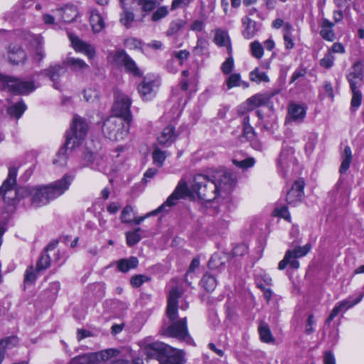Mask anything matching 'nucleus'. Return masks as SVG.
<instances>
[{
	"instance_id": "f257e3e1",
	"label": "nucleus",
	"mask_w": 364,
	"mask_h": 364,
	"mask_svg": "<svg viewBox=\"0 0 364 364\" xmlns=\"http://www.w3.org/2000/svg\"><path fill=\"white\" fill-rule=\"evenodd\" d=\"M74 178V175L66 173L61 179L48 186L27 187V197L31 196V205L36 208L48 204L68 190Z\"/></svg>"
},
{
	"instance_id": "f03ea898",
	"label": "nucleus",
	"mask_w": 364,
	"mask_h": 364,
	"mask_svg": "<svg viewBox=\"0 0 364 364\" xmlns=\"http://www.w3.org/2000/svg\"><path fill=\"white\" fill-rule=\"evenodd\" d=\"M182 294V290L178 287H173L169 291L166 314L172 323L167 327L165 333L170 337L188 341L191 339V337L188 331L186 317L176 321L178 318V300Z\"/></svg>"
},
{
	"instance_id": "7ed1b4c3",
	"label": "nucleus",
	"mask_w": 364,
	"mask_h": 364,
	"mask_svg": "<svg viewBox=\"0 0 364 364\" xmlns=\"http://www.w3.org/2000/svg\"><path fill=\"white\" fill-rule=\"evenodd\" d=\"M17 168L10 166L6 179L0 187V196L9 205H16L21 198L27 197V186L16 188Z\"/></svg>"
},
{
	"instance_id": "20e7f679",
	"label": "nucleus",
	"mask_w": 364,
	"mask_h": 364,
	"mask_svg": "<svg viewBox=\"0 0 364 364\" xmlns=\"http://www.w3.org/2000/svg\"><path fill=\"white\" fill-rule=\"evenodd\" d=\"M188 192L189 190L186 181L184 179H181L173 192L168 196L166 200L161 205H160L157 209L147 213L144 216L134 218L132 219V223H134L136 225H139L146 218L151 215H156L159 213H168L171 208L178 203L180 199L188 196Z\"/></svg>"
},
{
	"instance_id": "39448f33",
	"label": "nucleus",
	"mask_w": 364,
	"mask_h": 364,
	"mask_svg": "<svg viewBox=\"0 0 364 364\" xmlns=\"http://www.w3.org/2000/svg\"><path fill=\"white\" fill-rule=\"evenodd\" d=\"M130 122L113 114L104 122L102 132L105 137L112 141L123 140L128 135Z\"/></svg>"
},
{
	"instance_id": "423d86ee",
	"label": "nucleus",
	"mask_w": 364,
	"mask_h": 364,
	"mask_svg": "<svg viewBox=\"0 0 364 364\" xmlns=\"http://www.w3.org/2000/svg\"><path fill=\"white\" fill-rule=\"evenodd\" d=\"M191 188L200 199L206 201L215 200L219 193L217 182L201 173L194 176Z\"/></svg>"
},
{
	"instance_id": "0eeeda50",
	"label": "nucleus",
	"mask_w": 364,
	"mask_h": 364,
	"mask_svg": "<svg viewBox=\"0 0 364 364\" xmlns=\"http://www.w3.org/2000/svg\"><path fill=\"white\" fill-rule=\"evenodd\" d=\"M2 31L0 30V36ZM0 89H8L16 95H27L36 89L33 81H25L18 78L4 76L0 74Z\"/></svg>"
},
{
	"instance_id": "6e6552de",
	"label": "nucleus",
	"mask_w": 364,
	"mask_h": 364,
	"mask_svg": "<svg viewBox=\"0 0 364 364\" xmlns=\"http://www.w3.org/2000/svg\"><path fill=\"white\" fill-rule=\"evenodd\" d=\"M88 125L80 117H75L71 124L70 130L66 135L65 145L70 146V149L80 146L87 134Z\"/></svg>"
},
{
	"instance_id": "1a4fd4ad",
	"label": "nucleus",
	"mask_w": 364,
	"mask_h": 364,
	"mask_svg": "<svg viewBox=\"0 0 364 364\" xmlns=\"http://www.w3.org/2000/svg\"><path fill=\"white\" fill-rule=\"evenodd\" d=\"M131 104L132 100L128 95L120 92H116L114 93V102L112 108L113 114L131 121L132 118L130 111Z\"/></svg>"
},
{
	"instance_id": "9d476101",
	"label": "nucleus",
	"mask_w": 364,
	"mask_h": 364,
	"mask_svg": "<svg viewBox=\"0 0 364 364\" xmlns=\"http://www.w3.org/2000/svg\"><path fill=\"white\" fill-rule=\"evenodd\" d=\"M160 82L156 77L146 76L138 86V91L144 100H151L155 95Z\"/></svg>"
},
{
	"instance_id": "9b49d317",
	"label": "nucleus",
	"mask_w": 364,
	"mask_h": 364,
	"mask_svg": "<svg viewBox=\"0 0 364 364\" xmlns=\"http://www.w3.org/2000/svg\"><path fill=\"white\" fill-rule=\"evenodd\" d=\"M347 79L350 89L360 88L364 85V65L362 63L356 62L353 64Z\"/></svg>"
},
{
	"instance_id": "f8f14e48",
	"label": "nucleus",
	"mask_w": 364,
	"mask_h": 364,
	"mask_svg": "<svg viewBox=\"0 0 364 364\" xmlns=\"http://www.w3.org/2000/svg\"><path fill=\"white\" fill-rule=\"evenodd\" d=\"M67 69L65 65L55 64L53 65H50L49 68L44 70L43 73L48 77L50 80L53 82V86L56 90H60L62 87V85L60 83V77L65 74Z\"/></svg>"
},
{
	"instance_id": "ddd939ff",
	"label": "nucleus",
	"mask_w": 364,
	"mask_h": 364,
	"mask_svg": "<svg viewBox=\"0 0 364 364\" xmlns=\"http://www.w3.org/2000/svg\"><path fill=\"white\" fill-rule=\"evenodd\" d=\"M213 180L217 182L219 192L230 190L236 181L234 174L227 170L217 171Z\"/></svg>"
},
{
	"instance_id": "4468645a",
	"label": "nucleus",
	"mask_w": 364,
	"mask_h": 364,
	"mask_svg": "<svg viewBox=\"0 0 364 364\" xmlns=\"http://www.w3.org/2000/svg\"><path fill=\"white\" fill-rule=\"evenodd\" d=\"M68 37L74 50L79 53L86 55L89 59H93L95 57V48L86 42L81 41L77 36L68 33Z\"/></svg>"
},
{
	"instance_id": "2eb2a0df",
	"label": "nucleus",
	"mask_w": 364,
	"mask_h": 364,
	"mask_svg": "<svg viewBox=\"0 0 364 364\" xmlns=\"http://www.w3.org/2000/svg\"><path fill=\"white\" fill-rule=\"evenodd\" d=\"M171 347L162 342H153L145 346L144 351L149 358H156L159 361L162 355H167Z\"/></svg>"
},
{
	"instance_id": "dca6fc26",
	"label": "nucleus",
	"mask_w": 364,
	"mask_h": 364,
	"mask_svg": "<svg viewBox=\"0 0 364 364\" xmlns=\"http://www.w3.org/2000/svg\"><path fill=\"white\" fill-rule=\"evenodd\" d=\"M304 182L302 180L296 181L291 190L287 194V202L289 205H295L300 202L304 195Z\"/></svg>"
},
{
	"instance_id": "f3484780",
	"label": "nucleus",
	"mask_w": 364,
	"mask_h": 364,
	"mask_svg": "<svg viewBox=\"0 0 364 364\" xmlns=\"http://www.w3.org/2000/svg\"><path fill=\"white\" fill-rule=\"evenodd\" d=\"M274 92L258 93L247 100L248 109L252 110L256 107L266 105L269 103L270 99L276 94Z\"/></svg>"
},
{
	"instance_id": "a211bd4d",
	"label": "nucleus",
	"mask_w": 364,
	"mask_h": 364,
	"mask_svg": "<svg viewBox=\"0 0 364 364\" xmlns=\"http://www.w3.org/2000/svg\"><path fill=\"white\" fill-rule=\"evenodd\" d=\"M242 35L245 39L252 38L260 29V24L247 16L242 18Z\"/></svg>"
},
{
	"instance_id": "6ab92c4d",
	"label": "nucleus",
	"mask_w": 364,
	"mask_h": 364,
	"mask_svg": "<svg viewBox=\"0 0 364 364\" xmlns=\"http://www.w3.org/2000/svg\"><path fill=\"white\" fill-rule=\"evenodd\" d=\"M178 133L172 125L166 126L158 136V143L162 146H168L172 144L176 138Z\"/></svg>"
},
{
	"instance_id": "aec40b11",
	"label": "nucleus",
	"mask_w": 364,
	"mask_h": 364,
	"mask_svg": "<svg viewBox=\"0 0 364 364\" xmlns=\"http://www.w3.org/2000/svg\"><path fill=\"white\" fill-rule=\"evenodd\" d=\"M214 43L220 47H225L228 54H231L232 49L231 46L230 39L227 31L221 29H217L215 31Z\"/></svg>"
},
{
	"instance_id": "412c9836",
	"label": "nucleus",
	"mask_w": 364,
	"mask_h": 364,
	"mask_svg": "<svg viewBox=\"0 0 364 364\" xmlns=\"http://www.w3.org/2000/svg\"><path fill=\"white\" fill-rule=\"evenodd\" d=\"M334 23L331 22L327 18H323L321 23V31L320 35L321 36L327 41H333L336 35L333 31Z\"/></svg>"
},
{
	"instance_id": "4be33fe9",
	"label": "nucleus",
	"mask_w": 364,
	"mask_h": 364,
	"mask_svg": "<svg viewBox=\"0 0 364 364\" xmlns=\"http://www.w3.org/2000/svg\"><path fill=\"white\" fill-rule=\"evenodd\" d=\"M63 21L65 23L73 22L78 16V11L73 5H66L58 10Z\"/></svg>"
},
{
	"instance_id": "5701e85b",
	"label": "nucleus",
	"mask_w": 364,
	"mask_h": 364,
	"mask_svg": "<svg viewBox=\"0 0 364 364\" xmlns=\"http://www.w3.org/2000/svg\"><path fill=\"white\" fill-rule=\"evenodd\" d=\"M26 58L25 51L20 47L14 46L9 47V59L13 64L18 65L23 63Z\"/></svg>"
},
{
	"instance_id": "b1692460",
	"label": "nucleus",
	"mask_w": 364,
	"mask_h": 364,
	"mask_svg": "<svg viewBox=\"0 0 364 364\" xmlns=\"http://www.w3.org/2000/svg\"><path fill=\"white\" fill-rule=\"evenodd\" d=\"M127 57L128 55L124 50H118L109 52L107 58L111 64L122 66Z\"/></svg>"
},
{
	"instance_id": "393cba45",
	"label": "nucleus",
	"mask_w": 364,
	"mask_h": 364,
	"mask_svg": "<svg viewBox=\"0 0 364 364\" xmlns=\"http://www.w3.org/2000/svg\"><path fill=\"white\" fill-rule=\"evenodd\" d=\"M63 64L70 67L75 72H82L89 68L83 60L73 57L66 58L63 60Z\"/></svg>"
},
{
	"instance_id": "a878e982",
	"label": "nucleus",
	"mask_w": 364,
	"mask_h": 364,
	"mask_svg": "<svg viewBox=\"0 0 364 364\" xmlns=\"http://www.w3.org/2000/svg\"><path fill=\"white\" fill-rule=\"evenodd\" d=\"M90 22L94 33H100L105 26L102 16L97 10L91 11Z\"/></svg>"
},
{
	"instance_id": "bb28decb",
	"label": "nucleus",
	"mask_w": 364,
	"mask_h": 364,
	"mask_svg": "<svg viewBox=\"0 0 364 364\" xmlns=\"http://www.w3.org/2000/svg\"><path fill=\"white\" fill-rule=\"evenodd\" d=\"M289 115L294 122H301L306 115V110L304 107L291 104L289 107Z\"/></svg>"
},
{
	"instance_id": "cd10ccee",
	"label": "nucleus",
	"mask_w": 364,
	"mask_h": 364,
	"mask_svg": "<svg viewBox=\"0 0 364 364\" xmlns=\"http://www.w3.org/2000/svg\"><path fill=\"white\" fill-rule=\"evenodd\" d=\"M139 264L138 259L136 257H130L128 259H121L117 262V268L122 272H127L132 269H134Z\"/></svg>"
},
{
	"instance_id": "c85d7f7f",
	"label": "nucleus",
	"mask_w": 364,
	"mask_h": 364,
	"mask_svg": "<svg viewBox=\"0 0 364 364\" xmlns=\"http://www.w3.org/2000/svg\"><path fill=\"white\" fill-rule=\"evenodd\" d=\"M226 85L228 90L235 87H242L244 89L249 87L247 82L241 80V76L239 73H232L226 80Z\"/></svg>"
},
{
	"instance_id": "c756f323",
	"label": "nucleus",
	"mask_w": 364,
	"mask_h": 364,
	"mask_svg": "<svg viewBox=\"0 0 364 364\" xmlns=\"http://www.w3.org/2000/svg\"><path fill=\"white\" fill-rule=\"evenodd\" d=\"M209 42L205 38L198 36L197 38L196 46L193 48V53L196 55H208Z\"/></svg>"
},
{
	"instance_id": "7c9ffc66",
	"label": "nucleus",
	"mask_w": 364,
	"mask_h": 364,
	"mask_svg": "<svg viewBox=\"0 0 364 364\" xmlns=\"http://www.w3.org/2000/svg\"><path fill=\"white\" fill-rule=\"evenodd\" d=\"M122 66L124 68L126 72L135 77H141L143 74L142 71L136 65L135 61L129 55H128Z\"/></svg>"
},
{
	"instance_id": "2f4dec72",
	"label": "nucleus",
	"mask_w": 364,
	"mask_h": 364,
	"mask_svg": "<svg viewBox=\"0 0 364 364\" xmlns=\"http://www.w3.org/2000/svg\"><path fill=\"white\" fill-rule=\"evenodd\" d=\"M288 264L293 269H298L299 267V262L296 259H291V250H290L286 252L283 259L279 262L278 268L283 270Z\"/></svg>"
},
{
	"instance_id": "473e14b6",
	"label": "nucleus",
	"mask_w": 364,
	"mask_h": 364,
	"mask_svg": "<svg viewBox=\"0 0 364 364\" xmlns=\"http://www.w3.org/2000/svg\"><path fill=\"white\" fill-rule=\"evenodd\" d=\"M260 339L262 342L270 343L274 341V338L272 334L269 326L265 323H261L259 328Z\"/></svg>"
},
{
	"instance_id": "72a5a7b5",
	"label": "nucleus",
	"mask_w": 364,
	"mask_h": 364,
	"mask_svg": "<svg viewBox=\"0 0 364 364\" xmlns=\"http://www.w3.org/2000/svg\"><path fill=\"white\" fill-rule=\"evenodd\" d=\"M294 154V150L291 148L283 149L280 153L277 163L278 166L284 169L285 166L291 160Z\"/></svg>"
},
{
	"instance_id": "f704fd0d",
	"label": "nucleus",
	"mask_w": 364,
	"mask_h": 364,
	"mask_svg": "<svg viewBox=\"0 0 364 364\" xmlns=\"http://www.w3.org/2000/svg\"><path fill=\"white\" fill-rule=\"evenodd\" d=\"M352 161V152L350 146H347L343 150L342 154V162L340 166L339 171L341 173H345L350 166Z\"/></svg>"
},
{
	"instance_id": "c9c22d12",
	"label": "nucleus",
	"mask_w": 364,
	"mask_h": 364,
	"mask_svg": "<svg viewBox=\"0 0 364 364\" xmlns=\"http://www.w3.org/2000/svg\"><path fill=\"white\" fill-rule=\"evenodd\" d=\"M250 80L257 84L269 81V77L265 72L261 71L258 68H255L250 73Z\"/></svg>"
},
{
	"instance_id": "e433bc0d",
	"label": "nucleus",
	"mask_w": 364,
	"mask_h": 364,
	"mask_svg": "<svg viewBox=\"0 0 364 364\" xmlns=\"http://www.w3.org/2000/svg\"><path fill=\"white\" fill-rule=\"evenodd\" d=\"M200 283L207 291H213L217 286L216 279L208 273L203 275Z\"/></svg>"
},
{
	"instance_id": "4c0bfd02",
	"label": "nucleus",
	"mask_w": 364,
	"mask_h": 364,
	"mask_svg": "<svg viewBox=\"0 0 364 364\" xmlns=\"http://www.w3.org/2000/svg\"><path fill=\"white\" fill-rule=\"evenodd\" d=\"M18 338L16 336H8L5 338L0 340V349L4 350V355H6V350L16 347L18 343Z\"/></svg>"
},
{
	"instance_id": "58836bf2",
	"label": "nucleus",
	"mask_w": 364,
	"mask_h": 364,
	"mask_svg": "<svg viewBox=\"0 0 364 364\" xmlns=\"http://www.w3.org/2000/svg\"><path fill=\"white\" fill-rule=\"evenodd\" d=\"M70 149V146H67L65 144L58 151L56 158L53 160V164L58 166H65L67 164V149Z\"/></svg>"
},
{
	"instance_id": "ea45409f",
	"label": "nucleus",
	"mask_w": 364,
	"mask_h": 364,
	"mask_svg": "<svg viewBox=\"0 0 364 364\" xmlns=\"http://www.w3.org/2000/svg\"><path fill=\"white\" fill-rule=\"evenodd\" d=\"M26 108V107L25 104L23 102H19L9 107L8 109V113L11 117L18 119L25 112Z\"/></svg>"
},
{
	"instance_id": "a19ab883",
	"label": "nucleus",
	"mask_w": 364,
	"mask_h": 364,
	"mask_svg": "<svg viewBox=\"0 0 364 364\" xmlns=\"http://www.w3.org/2000/svg\"><path fill=\"white\" fill-rule=\"evenodd\" d=\"M186 25V21L182 19H177L176 21H172L170 25L169 28L166 31V35L168 36H174L178 32L182 29Z\"/></svg>"
},
{
	"instance_id": "79ce46f5",
	"label": "nucleus",
	"mask_w": 364,
	"mask_h": 364,
	"mask_svg": "<svg viewBox=\"0 0 364 364\" xmlns=\"http://www.w3.org/2000/svg\"><path fill=\"white\" fill-rule=\"evenodd\" d=\"M141 229L139 228L135 229L133 232H126V240L128 246L132 247L139 242L141 240L139 235Z\"/></svg>"
},
{
	"instance_id": "37998d69",
	"label": "nucleus",
	"mask_w": 364,
	"mask_h": 364,
	"mask_svg": "<svg viewBox=\"0 0 364 364\" xmlns=\"http://www.w3.org/2000/svg\"><path fill=\"white\" fill-rule=\"evenodd\" d=\"M183 355L182 350L174 351L171 355H167L166 364H183Z\"/></svg>"
},
{
	"instance_id": "c03bdc74",
	"label": "nucleus",
	"mask_w": 364,
	"mask_h": 364,
	"mask_svg": "<svg viewBox=\"0 0 364 364\" xmlns=\"http://www.w3.org/2000/svg\"><path fill=\"white\" fill-rule=\"evenodd\" d=\"M152 158L154 162L161 167L166 159V151H161L159 147L156 146L152 154Z\"/></svg>"
},
{
	"instance_id": "a18cd8bd",
	"label": "nucleus",
	"mask_w": 364,
	"mask_h": 364,
	"mask_svg": "<svg viewBox=\"0 0 364 364\" xmlns=\"http://www.w3.org/2000/svg\"><path fill=\"white\" fill-rule=\"evenodd\" d=\"M251 55L257 58L260 59L264 55V48L258 41H255L250 43Z\"/></svg>"
},
{
	"instance_id": "49530a36",
	"label": "nucleus",
	"mask_w": 364,
	"mask_h": 364,
	"mask_svg": "<svg viewBox=\"0 0 364 364\" xmlns=\"http://www.w3.org/2000/svg\"><path fill=\"white\" fill-rule=\"evenodd\" d=\"M123 9L124 11L121 14L120 16V22L127 28H129L132 25V23L134 20V15L132 12L129 11L127 9Z\"/></svg>"
},
{
	"instance_id": "de8ad7c7",
	"label": "nucleus",
	"mask_w": 364,
	"mask_h": 364,
	"mask_svg": "<svg viewBox=\"0 0 364 364\" xmlns=\"http://www.w3.org/2000/svg\"><path fill=\"white\" fill-rule=\"evenodd\" d=\"M311 248L310 244H306L303 247H296L294 250H291V259H296L305 256L310 251Z\"/></svg>"
},
{
	"instance_id": "09e8293b",
	"label": "nucleus",
	"mask_w": 364,
	"mask_h": 364,
	"mask_svg": "<svg viewBox=\"0 0 364 364\" xmlns=\"http://www.w3.org/2000/svg\"><path fill=\"white\" fill-rule=\"evenodd\" d=\"M50 257L47 253H43L36 264V271L40 272L45 270L50 267Z\"/></svg>"
},
{
	"instance_id": "8fccbe9b",
	"label": "nucleus",
	"mask_w": 364,
	"mask_h": 364,
	"mask_svg": "<svg viewBox=\"0 0 364 364\" xmlns=\"http://www.w3.org/2000/svg\"><path fill=\"white\" fill-rule=\"evenodd\" d=\"M232 163L240 168L247 169L248 168L252 167L255 165V160L253 157H248L241 161L233 159Z\"/></svg>"
},
{
	"instance_id": "3c124183",
	"label": "nucleus",
	"mask_w": 364,
	"mask_h": 364,
	"mask_svg": "<svg viewBox=\"0 0 364 364\" xmlns=\"http://www.w3.org/2000/svg\"><path fill=\"white\" fill-rule=\"evenodd\" d=\"M138 4L141 6L142 9L145 11H153L157 5L160 4V1L158 0H138Z\"/></svg>"
},
{
	"instance_id": "603ef678",
	"label": "nucleus",
	"mask_w": 364,
	"mask_h": 364,
	"mask_svg": "<svg viewBox=\"0 0 364 364\" xmlns=\"http://www.w3.org/2000/svg\"><path fill=\"white\" fill-rule=\"evenodd\" d=\"M150 279L151 278L148 276L143 274H136L132 277L130 283L133 287L138 288L141 287L144 282L150 281Z\"/></svg>"
},
{
	"instance_id": "864d4df0",
	"label": "nucleus",
	"mask_w": 364,
	"mask_h": 364,
	"mask_svg": "<svg viewBox=\"0 0 364 364\" xmlns=\"http://www.w3.org/2000/svg\"><path fill=\"white\" fill-rule=\"evenodd\" d=\"M359 89L360 88L350 89L353 93V97L351 99L352 108L357 109L361 105L362 94Z\"/></svg>"
},
{
	"instance_id": "5fc2aeb1",
	"label": "nucleus",
	"mask_w": 364,
	"mask_h": 364,
	"mask_svg": "<svg viewBox=\"0 0 364 364\" xmlns=\"http://www.w3.org/2000/svg\"><path fill=\"white\" fill-rule=\"evenodd\" d=\"M133 213V208L131 205H126L121 213L120 220L123 223H131L132 221V214Z\"/></svg>"
},
{
	"instance_id": "6e6d98bb",
	"label": "nucleus",
	"mask_w": 364,
	"mask_h": 364,
	"mask_svg": "<svg viewBox=\"0 0 364 364\" xmlns=\"http://www.w3.org/2000/svg\"><path fill=\"white\" fill-rule=\"evenodd\" d=\"M230 56L222 63L221 70L225 75L231 73L234 68V60L232 53L229 54Z\"/></svg>"
},
{
	"instance_id": "4d7b16f0",
	"label": "nucleus",
	"mask_w": 364,
	"mask_h": 364,
	"mask_svg": "<svg viewBox=\"0 0 364 364\" xmlns=\"http://www.w3.org/2000/svg\"><path fill=\"white\" fill-rule=\"evenodd\" d=\"M36 271L33 269L32 266L28 267L25 272L24 282L28 284H33L36 279Z\"/></svg>"
},
{
	"instance_id": "13d9d810",
	"label": "nucleus",
	"mask_w": 364,
	"mask_h": 364,
	"mask_svg": "<svg viewBox=\"0 0 364 364\" xmlns=\"http://www.w3.org/2000/svg\"><path fill=\"white\" fill-rule=\"evenodd\" d=\"M168 14V8L165 6H161L156 9L152 14L151 19L154 21H157L162 18L166 16Z\"/></svg>"
},
{
	"instance_id": "bf43d9fd",
	"label": "nucleus",
	"mask_w": 364,
	"mask_h": 364,
	"mask_svg": "<svg viewBox=\"0 0 364 364\" xmlns=\"http://www.w3.org/2000/svg\"><path fill=\"white\" fill-rule=\"evenodd\" d=\"M334 56L331 53H327L324 57L321 59L320 65L323 68H330L333 65L334 63Z\"/></svg>"
},
{
	"instance_id": "052dcab7",
	"label": "nucleus",
	"mask_w": 364,
	"mask_h": 364,
	"mask_svg": "<svg viewBox=\"0 0 364 364\" xmlns=\"http://www.w3.org/2000/svg\"><path fill=\"white\" fill-rule=\"evenodd\" d=\"M193 0H173L171 4V10L186 8Z\"/></svg>"
},
{
	"instance_id": "680f3d73",
	"label": "nucleus",
	"mask_w": 364,
	"mask_h": 364,
	"mask_svg": "<svg viewBox=\"0 0 364 364\" xmlns=\"http://www.w3.org/2000/svg\"><path fill=\"white\" fill-rule=\"evenodd\" d=\"M220 261V256L218 254L213 255L209 262H208V267L210 269H217L220 267L223 264V262Z\"/></svg>"
},
{
	"instance_id": "e2e57ef3",
	"label": "nucleus",
	"mask_w": 364,
	"mask_h": 364,
	"mask_svg": "<svg viewBox=\"0 0 364 364\" xmlns=\"http://www.w3.org/2000/svg\"><path fill=\"white\" fill-rule=\"evenodd\" d=\"M274 212L276 213L277 215L282 217L287 220H289L290 215L287 206H282L280 208L277 207L274 210Z\"/></svg>"
},
{
	"instance_id": "0e129e2a",
	"label": "nucleus",
	"mask_w": 364,
	"mask_h": 364,
	"mask_svg": "<svg viewBox=\"0 0 364 364\" xmlns=\"http://www.w3.org/2000/svg\"><path fill=\"white\" fill-rule=\"evenodd\" d=\"M243 136L247 140L252 141L255 138V132L252 126L243 128Z\"/></svg>"
},
{
	"instance_id": "69168bd1",
	"label": "nucleus",
	"mask_w": 364,
	"mask_h": 364,
	"mask_svg": "<svg viewBox=\"0 0 364 364\" xmlns=\"http://www.w3.org/2000/svg\"><path fill=\"white\" fill-rule=\"evenodd\" d=\"M328 53H344L346 52L343 45L341 43H334L332 46L328 50Z\"/></svg>"
},
{
	"instance_id": "338daca9",
	"label": "nucleus",
	"mask_w": 364,
	"mask_h": 364,
	"mask_svg": "<svg viewBox=\"0 0 364 364\" xmlns=\"http://www.w3.org/2000/svg\"><path fill=\"white\" fill-rule=\"evenodd\" d=\"M173 55L178 58L180 60L181 64H182L184 60L188 58L190 53L187 50H181L179 51H175L173 53Z\"/></svg>"
},
{
	"instance_id": "774afa93",
	"label": "nucleus",
	"mask_w": 364,
	"mask_h": 364,
	"mask_svg": "<svg viewBox=\"0 0 364 364\" xmlns=\"http://www.w3.org/2000/svg\"><path fill=\"white\" fill-rule=\"evenodd\" d=\"M232 252L235 256H242L247 252V247L245 244H240L235 247Z\"/></svg>"
}]
</instances>
